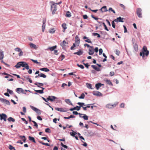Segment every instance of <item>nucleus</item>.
Here are the masks:
<instances>
[{"label": "nucleus", "instance_id": "f257e3e1", "mask_svg": "<svg viewBox=\"0 0 150 150\" xmlns=\"http://www.w3.org/2000/svg\"><path fill=\"white\" fill-rule=\"evenodd\" d=\"M21 67H24L23 69V70H25V68L27 70L29 69V67L28 64L24 62H18L15 66V67L18 69L20 68Z\"/></svg>", "mask_w": 150, "mask_h": 150}, {"label": "nucleus", "instance_id": "f03ea898", "mask_svg": "<svg viewBox=\"0 0 150 150\" xmlns=\"http://www.w3.org/2000/svg\"><path fill=\"white\" fill-rule=\"evenodd\" d=\"M149 54V51L147 50V47L146 46H144L142 49V52L140 53V56H142L143 59H144V55L146 57L148 56Z\"/></svg>", "mask_w": 150, "mask_h": 150}, {"label": "nucleus", "instance_id": "7ed1b4c3", "mask_svg": "<svg viewBox=\"0 0 150 150\" xmlns=\"http://www.w3.org/2000/svg\"><path fill=\"white\" fill-rule=\"evenodd\" d=\"M51 3L52 4L51 6V10L52 11V14H54L57 10V6L55 5V4L54 2H51Z\"/></svg>", "mask_w": 150, "mask_h": 150}, {"label": "nucleus", "instance_id": "20e7f679", "mask_svg": "<svg viewBox=\"0 0 150 150\" xmlns=\"http://www.w3.org/2000/svg\"><path fill=\"white\" fill-rule=\"evenodd\" d=\"M142 9L140 8H138L136 10V13L138 17L140 18H142Z\"/></svg>", "mask_w": 150, "mask_h": 150}, {"label": "nucleus", "instance_id": "39448f33", "mask_svg": "<svg viewBox=\"0 0 150 150\" xmlns=\"http://www.w3.org/2000/svg\"><path fill=\"white\" fill-rule=\"evenodd\" d=\"M14 50L16 52H19V53L18 54V56L19 57H21L23 55V52L21 50V49L19 48V47H17L15 48L14 49Z\"/></svg>", "mask_w": 150, "mask_h": 150}, {"label": "nucleus", "instance_id": "423d86ee", "mask_svg": "<svg viewBox=\"0 0 150 150\" xmlns=\"http://www.w3.org/2000/svg\"><path fill=\"white\" fill-rule=\"evenodd\" d=\"M16 92L20 94L21 93L26 94V93L24 92V90L21 88H17L16 90Z\"/></svg>", "mask_w": 150, "mask_h": 150}, {"label": "nucleus", "instance_id": "0eeeda50", "mask_svg": "<svg viewBox=\"0 0 150 150\" xmlns=\"http://www.w3.org/2000/svg\"><path fill=\"white\" fill-rule=\"evenodd\" d=\"M46 18H44L43 19L42 21V32H44L45 31V23L46 22Z\"/></svg>", "mask_w": 150, "mask_h": 150}, {"label": "nucleus", "instance_id": "6e6552de", "mask_svg": "<svg viewBox=\"0 0 150 150\" xmlns=\"http://www.w3.org/2000/svg\"><path fill=\"white\" fill-rule=\"evenodd\" d=\"M75 44L77 46H78L79 45V44L80 42V39H79V37L76 35L75 37Z\"/></svg>", "mask_w": 150, "mask_h": 150}, {"label": "nucleus", "instance_id": "1a4fd4ad", "mask_svg": "<svg viewBox=\"0 0 150 150\" xmlns=\"http://www.w3.org/2000/svg\"><path fill=\"white\" fill-rule=\"evenodd\" d=\"M0 120H3L6 122V121L7 115L5 114L2 113L0 115Z\"/></svg>", "mask_w": 150, "mask_h": 150}, {"label": "nucleus", "instance_id": "9d476101", "mask_svg": "<svg viewBox=\"0 0 150 150\" xmlns=\"http://www.w3.org/2000/svg\"><path fill=\"white\" fill-rule=\"evenodd\" d=\"M88 54L90 55L93 54L94 53V49L93 46H91L90 47L88 50Z\"/></svg>", "mask_w": 150, "mask_h": 150}, {"label": "nucleus", "instance_id": "9b49d317", "mask_svg": "<svg viewBox=\"0 0 150 150\" xmlns=\"http://www.w3.org/2000/svg\"><path fill=\"white\" fill-rule=\"evenodd\" d=\"M117 103L116 104H114L113 105H112L110 104H108L106 105V107L107 108H112L115 107L116 105H117Z\"/></svg>", "mask_w": 150, "mask_h": 150}, {"label": "nucleus", "instance_id": "f8f14e48", "mask_svg": "<svg viewBox=\"0 0 150 150\" xmlns=\"http://www.w3.org/2000/svg\"><path fill=\"white\" fill-rule=\"evenodd\" d=\"M124 18H121V17H119L118 18H117V19H115L114 20V21L115 22H123L124 21L123 20Z\"/></svg>", "mask_w": 150, "mask_h": 150}, {"label": "nucleus", "instance_id": "ddd939ff", "mask_svg": "<svg viewBox=\"0 0 150 150\" xmlns=\"http://www.w3.org/2000/svg\"><path fill=\"white\" fill-rule=\"evenodd\" d=\"M133 46L135 51L136 52L138 51L139 49L137 44L136 42H133Z\"/></svg>", "mask_w": 150, "mask_h": 150}, {"label": "nucleus", "instance_id": "4468645a", "mask_svg": "<svg viewBox=\"0 0 150 150\" xmlns=\"http://www.w3.org/2000/svg\"><path fill=\"white\" fill-rule=\"evenodd\" d=\"M80 109V107L78 106H76V107H75L74 108H70L69 110L71 111H72L74 110H77V111H78Z\"/></svg>", "mask_w": 150, "mask_h": 150}, {"label": "nucleus", "instance_id": "2eb2a0df", "mask_svg": "<svg viewBox=\"0 0 150 150\" xmlns=\"http://www.w3.org/2000/svg\"><path fill=\"white\" fill-rule=\"evenodd\" d=\"M100 10L102 12H107L108 11L107 9V7L106 6H104L102 7L100 9Z\"/></svg>", "mask_w": 150, "mask_h": 150}, {"label": "nucleus", "instance_id": "dca6fc26", "mask_svg": "<svg viewBox=\"0 0 150 150\" xmlns=\"http://www.w3.org/2000/svg\"><path fill=\"white\" fill-rule=\"evenodd\" d=\"M93 95L95 96H102V94L98 91L93 92Z\"/></svg>", "mask_w": 150, "mask_h": 150}, {"label": "nucleus", "instance_id": "f3484780", "mask_svg": "<svg viewBox=\"0 0 150 150\" xmlns=\"http://www.w3.org/2000/svg\"><path fill=\"white\" fill-rule=\"evenodd\" d=\"M83 52L81 50H79V51L76 52L74 53V54H77L79 55H80L83 54Z\"/></svg>", "mask_w": 150, "mask_h": 150}, {"label": "nucleus", "instance_id": "a211bd4d", "mask_svg": "<svg viewBox=\"0 0 150 150\" xmlns=\"http://www.w3.org/2000/svg\"><path fill=\"white\" fill-rule=\"evenodd\" d=\"M56 110L62 112H65L66 111L64 110V109L62 108H55Z\"/></svg>", "mask_w": 150, "mask_h": 150}, {"label": "nucleus", "instance_id": "6ab92c4d", "mask_svg": "<svg viewBox=\"0 0 150 150\" xmlns=\"http://www.w3.org/2000/svg\"><path fill=\"white\" fill-rule=\"evenodd\" d=\"M62 26L63 28V32H64L65 30L67 28L66 24L65 23H64L62 25Z\"/></svg>", "mask_w": 150, "mask_h": 150}, {"label": "nucleus", "instance_id": "aec40b11", "mask_svg": "<svg viewBox=\"0 0 150 150\" xmlns=\"http://www.w3.org/2000/svg\"><path fill=\"white\" fill-rule=\"evenodd\" d=\"M57 47V46L55 45L54 46H53L51 47H49L47 49H46V50H49L51 51H52L54 50Z\"/></svg>", "mask_w": 150, "mask_h": 150}, {"label": "nucleus", "instance_id": "412c9836", "mask_svg": "<svg viewBox=\"0 0 150 150\" xmlns=\"http://www.w3.org/2000/svg\"><path fill=\"white\" fill-rule=\"evenodd\" d=\"M0 100L3 102L6 103V104L9 103V102L8 100L2 98H0Z\"/></svg>", "mask_w": 150, "mask_h": 150}, {"label": "nucleus", "instance_id": "4be33fe9", "mask_svg": "<svg viewBox=\"0 0 150 150\" xmlns=\"http://www.w3.org/2000/svg\"><path fill=\"white\" fill-rule=\"evenodd\" d=\"M34 84L36 85L38 87L40 88V86H42L43 84L42 83L36 82L34 83Z\"/></svg>", "mask_w": 150, "mask_h": 150}, {"label": "nucleus", "instance_id": "5701e85b", "mask_svg": "<svg viewBox=\"0 0 150 150\" xmlns=\"http://www.w3.org/2000/svg\"><path fill=\"white\" fill-rule=\"evenodd\" d=\"M67 44V43L66 41L65 40H64L60 44V45L62 47H64L65 46H66V44Z\"/></svg>", "mask_w": 150, "mask_h": 150}, {"label": "nucleus", "instance_id": "b1692460", "mask_svg": "<svg viewBox=\"0 0 150 150\" xmlns=\"http://www.w3.org/2000/svg\"><path fill=\"white\" fill-rule=\"evenodd\" d=\"M40 70L42 71H43L45 72H48L50 71V70L46 68H40Z\"/></svg>", "mask_w": 150, "mask_h": 150}, {"label": "nucleus", "instance_id": "393cba45", "mask_svg": "<svg viewBox=\"0 0 150 150\" xmlns=\"http://www.w3.org/2000/svg\"><path fill=\"white\" fill-rule=\"evenodd\" d=\"M29 45L30 47L31 48H33L34 49H37V47H36V45L33 43H30V44Z\"/></svg>", "mask_w": 150, "mask_h": 150}, {"label": "nucleus", "instance_id": "a878e982", "mask_svg": "<svg viewBox=\"0 0 150 150\" xmlns=\"http://www.w3.org/2000/svg\"><path fill=\"white\" fill-rule=\"evenodd\" d=\"M28 138L29 139V140L31 141H32L33 142L35 143L36 142L35 139V138L34 137H31L30 136H29Z\"/></svg>", "mask_w": 150, "mask_h": 150}, {"label": "nucleus", "instance_id": "bb28decb", "mask_svg": "<svg viewBox=\"0 0 150 150\" xmlns=\"http://www.w3.org/2000/svg\"><path fill=\"white\" fill-rule=\"evenodd\" d=\"M105 81L107 84L110 85L111 86L113 85L112 82L110 80L106 79Z\"/></svg>", "mask_w": 150, "mask_h": 150}, {"label": "nucleus", "instance_id": "cd10ccee", "mask_svg": "<svg viewBox=\"0 0 150 150\" xmlns=\"http://www.w3.org/2000/svg\"><path fill=\"white\" fill-rule=\"evenodd\" d=\"M4 57V54L3 51H0V60H2Z\"/></svg>", "mask_w": 150, "mask_h": 150}, {"label": "nucleus", "instance_id": "c85d7f7f", "mask_svg": "<svg viewBox=\"0 0 150 150\" xmlns=\"http://www.w3.org/2000/svg\"><path fill=\"white\" fill-rule=\"evenodd\" d=\"M8 120L9 122H14L15 121V119L11 117H10L7 119Z\"/></svg>", "mask_w": 150, "mask_h": 150}, {"label": "nucleus", "instance_id": "c756f323", "mask_svg": "<svg viewBox=\"0 0 150 150\" xmlns=\"http://www.w3.org/2000/svg\"><path fill=\"white\" fill-rule=\"evenodd\" d=\"M19 137L21 139H22L24 142H25L26 139L25 136H19Z\"/></svg>", "mask_w": 150, "mask_h": 150}, {"label": "nucleus", "instance_id": "7c9ffc66", "mask_svg": "<svg viewBox=\"0 0 150 150\" xmlns=\"http://www.w3.org/2000/svg\"><path fill=\"white\" fill-rule=\"evenodd\" d=\"M91 67L95 70L97 71H100V69L99 68L97 67L96 66L94 65H92Z\"/></svg>", "mask_w": 150, "mask_h": 150}, {"label": "nucleus", "instance_id": "2f4dec72", "mask_svg": "<svg viewBox=\"0 0 150 150\" xmlns=\"http://www.w3.org/2000/svg\"><path fill=\"white\" fill-rule=\"evenodd\" d=\"M65 102L67 104L73 105L72 103L71 102V101L69 99H67L65 100Z\"/></svg>", "mask_w": 150, "mask_h": 150}, {"label": "nucleus", "instance_id": "473e14b6", "mask_svg": "<svg viewBox=\"0 0 150 150\" xmlns=\"http://www.w3.org/2000/svg\"><path fill=\"white\" fill-rule=\"evenodd\" d=\"M101 86V83H97L95 85L96 87L97 90H98L99 89L100 87Z\"/></svg>", "mask_w": 150, "mask_h": 150}, {"label": "nucleus", "instance_id": "72a5a7b5", "mask_svg": "<svg viewBox=\"0 0 150 150\" xmlns=\"http://www.w3.org/2000/svg\"><path fill=\"white\" fill-rule=\"evenodd\" d=\"M66 16L67 17H70L71 16V13L69 11H67Z\"/></svg>", "mask_w": 150, "mask_h": 150}, {"label": "nucleus", "instance_id": "f704fd0d", "mask_svg": "<svg viewBox=\"0 0 150 150\" xmlns=\"http://www.w3.org/2000/svg\"><path fill=\"white\" fill-rule=\"evenodd\" d=\"M55 30L54 28H51L50 29L49 32L51 33H53L55 32Z\"/></svg>", "mask_w": 150, "mask_h": 150}, {"label": "nucleus", "instance_id": "c9c22d12", "mask_svg": "<svg viewBox=\"0 0 150 150\" xmlns=\"http://www.w3.org/2000/svg\"><path fill=\"white\" fill-rule=\"evenodd\" d=\"M85 97V95L83 93H82L81 94L80 96L79 97V99H84Z\"/></svg>", "mask_w": 150, "mask_h": 150}, {"label": "nucleus", "instance_id": "e433bc0d", "mask_svg": "<svg viewBox=\"0 0 150 150\" xmlns=\"http://www.w3.org/2000/svg\"><path fill=\"white\" fill-rule=\"evenodd\" d=\"M78 105H80V107H83V105H85L84 104V103H80V102H78L77 103Z\"/></svg>", "mask_w": 150, "mask_h": 150}, {"label": "nucleus", "instance_id": "4c0bfd02", "mask_svg": "<svg viewBox=\"0 0 150 150\" xmlns=\"http://www.w3.org/2000/svg\"><path fill=\"white\" fill-rule=\"evenodd\" d=\"M37 93L42 94L44 93V92L43 91V90H34Z\"/></svg>", "mask_w": 150, "mask_h": 150}, {"label": "nucleus", "instance_id": "58836bf2", "mask_svg": "<svg viewBox=\"0 0 150 150\" xmlns=\"http://www.w3.org/2000/svg\"><path fill=\"white\" fill-rule=\"evenodd\" d=\"M86 84L87 87L88 88H90L91 89H93V88H92V85L91 84L86 83Z\"/></svg>", "mask_w": 150, "mask_h": 150}, {"label": "nucleus", "instance_id": "ea45409f", "mask_svg": "<svg viewBox=\"0 0 150 150\" xmlns=\"http://www.w3.org/2000/svg\"><path fill=\"white\" fill-rule=\"evenodd\" d=\"M92 34H93V36H97L98 38H100V35L98 33H93Z\"/></svg>", "mask_w": 150, "mask_h": 150}, {"label": "nucleus", "instance_id": "a19ab883", "mask_svg": "<svg viewBox=\"0 0 150 150\" xmlns=\"http://www.w3.org/2000/svg\"><path fill=\"white\" fill-rule=\"evenodd\" d=\"M40 77H43V78H45L47 77L46 75L42 73H40Z\"/></svg>", "mask_w": 150, "mask_h": 150}, {"label": "nucleus", "instance_id": "79ce46f5", "mask_svg": "<svg viewBox=\"0 0 150 150\" xmlns=\"http://www.w3.org/2000/svg\"><path fill=\"white\" fill-rule=\"evenodd\" d=\"M30 107L33 110H34V111H35V112L37 110V109H37V108L35 107H34L33 106H30Z\"/></svg>", "mask_w": 150, "mask_h": 150}, {"label": "nucleus", "instance_id": "37998d69", "mask_svg": "<svg viewBox=\"0 0 150 150\" xmlns=\"http://www.w3.org/2000/svg\"><path fill=\"white\" fill-rule=\"evenodd\" d=\"M73 113L75 115H77L79 114V115H83V114H81L80 113H79L77 112V111H73Z\"/></svg>", "mask_w": 150, "mask_h": 150}, {"label": "nucleus", "instance_id": "c03bdc74", "mask_svg": "<svg viewBox=\"0 0 150 150\" xmlns=\"http://www.w3.org/2000/svg\"><path fill=\"white\" fill-rule=\"evenodd\" d=\"M32 122L34 124V126L36 127L37 128H38V125L37 123L35 122V121L32 120Z\"/></svg>", "mask_w": 150, "mask_h": 150}, {"label": "nucleus", "instance_id": "a18cd8bd", "mask_svg": "<svg viewBox=\"0 0 150 150\" xmlns=\"http://www.w3.org/2000/svg\"><path fill=\"white\" fill-rule=\"evenodd\" d=\"M85 120H88V117L86 115H84V116L82 117Z\"/></svg>", "mask_w": 150, "mask_h": 150}, {"label": "nucleus", "instance_id": "49530a36", "mask_svg": "<svg viewBox=\"0 0 150 150\" xmlns=\"http://www.w3.org/2000/svg\"><path fill=\"white\" fill-rule=\"evenodd\" d=\"M45 132L47 133H50L51 130L50 129L48 128L45 129Z\"/></svg>", "mask_w": 150, "mask_h": 150}, {"label": "nucleus", "instance_id": "de8ad7c7", "mask_svg": "<svg viewBox=\"0 0 150 150\" xmlns=\"http://www.w3.org/2000/svg\"><path fill=\"white\" fill-rule=\"evenodd\" d=\"M77 65L78 67L82 69H83L84 68V66L81 64H77Z\"/></svg>", "mask_w": 150, "mask_h": 150}, {"label": "nucleus", "instance_id": "09e8293b", "mask_svg": "<svg viewBox=\"0 0 150 150\" xmlns=\"http://www.w3.org/2000/svg\"><path fill=\"white\" fill-rule=\"evenodd\" d=\"M9 148L11 150H12V149H14V150H15V148L11 145H9Z\"/></svg>", "mask_w": 150, "mask_h": 150}, {"label": "nucleus", "instance_id": "8fccbe9b", "mask_svg": "<svg viewBox=\"0 0 150 150\" xmlns=\"http://www.w3.org/2000/svg\"><path fill=\"white\" fill-rule=\"evenodd\" d=\"M7 91L10 94H13V91H12L10 90L9 89H7Z\"/></svg>", "mask_w": 150, "mask_h": 150}, {"label": "nucleus", "instance_id": "3c124183", "mask_svg": "<svg viewBox=\"0 0 150 150\" xmlns=\"http://www.w3.org/2000/svg\"><path fill=\"white\" fill-rule=\"evenodd\" d=\"M110 11L114 13H115V11L113 9H112V8H110L109 9L108 11L109 12H110Z\"/></svg>", "mask_w": 150, "mask_h": 150}, {"label": "nucleus", "instance_id": "603ef678", "mask_svg": "<svg viewBox=\"0 0 150 150\" xmlns=\"http://www.w3.org/2000/svg\"><path fill=\"white\" fill-rule=\"evenodd\" d=\"M76 46H76L75 43H74L73 45L71 47V50H73L74 49V48Z\"/></svg>", "mask_w": 150, "mask_h": 150}, {"label": "nucleus", "instance_id": "864d4df0", "mask_svg": "<svg viewBox=\"0 0 150 150\" xmlns=\"http://www.w3.org/2000/svg\"><path fill=\"white\" fill-rule=\"evenodd\" d=\"M51 99H52V100L51 101H53L54 100L57 98L54 96H51Z\"/></svg>", "mask_w": 150, "mask_h": 150}, {"label": "nucleus", "instance_id": "5fc2aeb1", "mask_svg": "<svg viewBox=\"0 0 150 150\" xmlns=\"http://www.w3.org/2000/svg\"><path fill=\"white\" fill-rule=\"evenodd\" d=\"M114 21H113L112 22V27L114 28H115V23L114 22Z\"/></svg>", "mask_w": 150, "mask_h": 150}, {"label": "nucleus", "instance_id": "6e6d98bb", "mask_svg": "<svg viewBox=\"0 0 150 150\" xmlns=\"http://www.w3.org/2000/svg\"><path fill=\"white\" fill-rule=\"evenodd\" d=\"M61 145L63 147L65 148L66 149H67L68 148V146L62 143L61 142Z\"/></svg>", "mask_w": 150, "mask_h": 150}, {"label": "nucleus", "instance_id": "4d7b16f0", "mask_svg": "<svg viewBox=\"0 0 150 150\" xmlns=\"http://www.w3.org/2000/svg\"><path fill=\"white\" fill-rule=\"evenodd\" d=\"M120 52L118 50H116V54L119 56V55L120 54Z\"/></svg>", "mask_w": 150, "mask_h": 150}, {"label": "nucleus", "instance_id": "13d9d810", "mask_svg": "<svg viewBox=\"0 0 150 150\" xmlns=\"http://www.w3.org/2000/svg\"><path fill=\"white\" fill-rule=\"evenodd\" d=\"M103 51L102 49H100L99 50V54L100 55H101Z\"/></svg>", "mask_w": 150, "mask_h": 150}, {"label": "nucleus", "instance_id": "bf43d9fd", "mask_svg": "<svg viewBox=\"0 0 150 150\" xmlns=\"http://www.w3.org/2000/svg\"><path fill=\"white\" fill-rule=\"evenodd\" d=\"M115 74V73L113 71H111L110 72V76H114Z\"/></svg>", "mask_w": 150, "mask_h": 150}, {"label": "nucleus", "instance_id": "052dcab7", "mask_svg": "<svg viewBox=\"0 0 150 150\" xmlns=\"http://www.w3.org/2000/svg\"><path fill=\"white\" fill-rule=\"evenodd\" d=\"M35 112H36L38 114L40 115L41 114V111L39 110L38 109H37Z\"/></svg>", "mask_w": 150, "mask_h": 150}, {"label": "nucleus", "instance_id": "680f3d73", "mask_svg": "<svg viewBox=\"0 0 150 150\" xmlns=\"http://www.w3.org/2000/svg\"><path fill=\"white\" fill-rule=\"evenodd\" d=\"M76 133H75L74 132H72L70 133V134L71 136L73 137H74L75 135H76Z\"/></svg>", "mask_w": 150, "mask_h": 150}, {"label": "nucleus", "instance_id": "e2e57ef3", "mask_svg": "<svg viewBox=\"0 0 150 150\" xmlns=\"http://www.w3.org/2000/svg\"><path fill=\"white\" fill-rule=\"evenodd\" d=\"M31 60L34 63L37 64H38L39 63V62L37 61V60H35L33 59H31Z\"/></svg>", "mask_w": 150, "mask_h": 150}, {"label": "nucleus", "instance_id": "0e129e2a", "mask_svg": "<svg viewBox=\"0 0 150 150\" xmlns=\"http://www.w3.org/2000/svg\"><path fill=\"white\" fill-rule=\"evenodd\" d=\"M120 107L122 108H124L125 106V104L124 103H122L120 105Z\"/></svg>", "mask_w": 150, "mask_h": 150}, {"label": "nucleus", "instance_id": "69168bd1", "mask_svg": "<svg viewBox=\"0 0 150 150\" xmlns=\"http://www.w3.org/2000/svg\"><path fill=\"white\" fill-rule=\"evenodd\" d=\"M85 41L86 42H87L88 43H91V41L89 39H87V40H85Z\"/></svg>", "mask_w": 150, "mask_h": 150}, {"label": "nucleus", "instance_id": "338daca9", "mask_svg": "<svg viewBox=\"0 0 150 150\" xmlns=\"http://www.w3.org/2000/svg\"><path fill=\"white\" fill-rule=\"evenodd\" d=\"M26 108L25 107H23V112H26Z\"/></svg>", "mask_w": 150, "mask_h": 150}, {"label": "nucleus", "instance_id": "774afa93", "mask_svg": "<svg viewBox=\"0 0 150 150\" xmlns=\"http://www.w3.org/2000/svg\"><path fill=\"white\" fill-rule=\"evenodd\" d=\"M37 118L39 120H42V118L40 116H38L37 117Z\"/></svg>", "mask_w": 150, "mask_h": 150}]
</instances>
